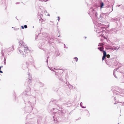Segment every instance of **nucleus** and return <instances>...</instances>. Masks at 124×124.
I'll return each mask as SVG.
<instances>
[{
	"label": "nucleus",
	"mask_w": 124,
	"mask_h": 124,
	"mask_svg": "<svg viewBox=\"0 0 124 124\" xmlns=\"http://www.w3.org/2000/svg\"><path fill=\"white\" fill-rule=\"evenodd\" d=\"M82 102H81L80 104V105L81 107H82L83 108H85V107L83 106H82Z\"/></svg>",
	"instance_id": "nucleus-15"
},
{
	"label": "nucleus",
	"mask_w": 124,
	"mask_h": 124,
	"mask_svg": "<svg viewBox=\"0 0 124 124\" xmlns=\"http://www.w3.org/2000/svg\"><path fill=\"white\" fill-rule=\"evenodd\" d=\"M116 93V94H117V93L118 94H119V93Z\"/></svg>",
	"instance_id": "nucleus-36"
},
{
	"label": "nucleus",
	"mask_w": 124,
	"mask_h": 124,
	"mask_svg": "<svg viewBox=\"0 0 124 124\" xmlns=\"http://www.w3.org/2000/svg\"><path fill=\"white\" fill-rule=\"evenodd\" d=\"M55 114H56L55 116H56V115H59V114L58 113H55Z\"/></svg>",
	"instance_id": "nucleus-27"
},
{
	"label": "nucleus",
	"mask_w": 124,
	"mask_h": 124,
	"mask_svg": "<svg viewBox=\"0 0 124 124\" xmlns=\"http://www.w3.org/2000/svg\"><path fill=\"white\" fill-rule=\"evenodd\" d=\"M48 57L47 58V60L46 61V62L47 63L48 62Z\"/></svg>",
	"instance_id": "nucleus-28"
},
{
	"label": "nucleus",
	"mask_w": 124,
	"mask_h": 124,
	"mask_svg": "<svg viewBox=\"0 0 124 124\" xmlns=\"http://www.w3.org/2000/svg\"><path fill=\"white\" fill-rule=\"evenodd\" d=\"M89 11L90 12L89 13V14L90 16H93L95 14V16H96L97 14V13L96 12V11L94 9H90L89 10Z\"/></svg>",
	"instance_id": "nucleus-3"
},
{
	"label": "nucleus",
	"mask_w": 124,
	"mask_h": 124,
	"mask_svg": "<svg viewBox=\"0 0 124 124\" xmlns=\"http://www.w3.org/2000/svg\"><path fill=\"white\" fill-rule=\"evenodd\" d=\"M40 1H47L48 0H39Z\"/></svg>",
	"instance_id": "nucleus-20"
},
{
	"label": "nucleus",
	"mask_w": 124,
	"mask_h": 124,
	"mask_svg": "<svg viewBox=\"0 0 124 124\" xmlns=\"http://www.w3.org/2000/svg\"><path fill=\"white\" fill-rule=\"evenodd\" d=\"M14 48L13 47V46H12L8 48V52H10L11 51H13L14 50Z\"/></svg>",
	"instance_id": "nucleus-7"
},
{
	"label": "nucleus",
	"mask_w": 124,
	"mask_h": 124,
	"mask_svg": "<svg viewBox=\"0 0 124 124\" xmlns=\"http://www.w3.org/2000/svg\"><path fill=\"white\" fill-rule=\"evenodd\" d=\"M120 5H118L117 6L118 7H119L120 6Z\"/></svg>",
	"instance_id": "nucleus-31"
},
{
	"label": "nucleus",
	"mask_w": 124,
	"mask_h": 124,
	"mask_svg": "<svg viewBox=\"0 0 124 124\" xmlns=\"http://www.w3.org/2000/svg\"><path fill=\"white\" fill-rule=\"evenodd\" d=\"M19 43H20L19 46H20L19 47V51L20 53L22 55L23 57H25L26 53H27L29 51L28 50V47L22 40H20Z\"/></svg>",
	"instance_id": "nucleus-1"
},
{
	"label": "nucleus",
	"mask_w": 124,
	"mask_h": 124,
	"mask_svg": "<svg viewBox=\"0 0 124 124\" xmlns=\"http://www.w3.org/2000/svg\"><path fill=\"white\" fill-rule=\"evenodd\" d=\"M74 59H75L76 61H77L78 60V58L77 57H74Z\"/></svg>",
	"instance_id": "nucleus-17"
},
{
	"label": "nucleus",
	"mask_w": 124,
	"mask_h": 124,
	"mask_svg": "<svg viewBox=\"0 0 124 124\" xmlns=\"http://www.w3.org/2000/svg\"><path fill=\"white\" fill-rule=\"evenodd\" d=\"M60 35H59L58 36V37H60Z\"/></svg>",
	"instance_id": "nucleus-35"
},
{
	"label": "nucleus",
	"mask_w": 124,
	"mask_h": 124,
	"mask_svg": "<svg viewBox=\"0 0 124 124\" xmlns=\"http://www.w3.org/2000/svg\"><path fill=\"white\" fill-rule=\"evenodd\" d=\"M119 46L118 47V48H117V47H112V48H111V49L112 50H116V51H117V50L119 49Z\"/></svg>",
	"instance_id": "nucleus-9"
},
{
	"label": "nucleus",
	"mask_w": 124,
	"mask_h": 124,
	"mask_svg": "<svg viewBox=\"0 0 124 124\" xmlns=\"http://www.w3.org/2000/svg\"><path fill=\"white\" fill-rule=\"evenodd\" d=\"M58 21H59L60 20V17L59 16L58 17Z\"/></svg>",
	"instance_id": "nucleus-26"
},
{
	"label": "nucleus",
	"mask_w": 124,
	"mask_h": 124,
	"mask_svg": "<svg viewBox=\"0 0 124 124\" xmlns=\"http://www.w3.org/2000/svg\"><path fill=\"white\" fill-rule=\"evenodd\" d=\"M47 15V16H50V15H49V14H48V15Z\"/></svg>",
	"instance_id": "nucleus-30"
},
{
	"label": "nucleus",
	"mask_w": 124,
	"mask_h": 124,
	"mask_svg": "<svg viewBox=\"0 0 124 124\" xmlns=\"http://www.w3.org/2000/svg\"><path fill=\"white\" fill-rule=\"evenodd\" d=\"M55 117V114H54V116H53V118H54Z\"/></svg>",
	"instance_id": "nucleus-29"
},
{
	"label": "nucleus",
	"mask_w": 124,
	"mask_h": 124,
	"mask_svg": "<svg viewBox=\"0 0 124 124\" xmlns=\"http://www.w3.org/2000/svg\"><path fill=\"white\" fill-rule=\"evenodd\" d=\"M24 27L25 28H26L27 27V26L26 25H25L24 26Z\"/></svg>",
	"instance_id": "nucleus-21"
},
{
	"label": "nucleus",
	"mask_w": 124,
	"mask_h": 124,
	"mask_svg": "<svg viewBox=\"0 0 124 124\" xmlns=\"http://www.w3.org/2000/svg\"><path fill=\"white\" fill-rule=\"evenodd\" d=\"M55 54L57 56H59L60 55V54L58 51H57L55 53Z\"/></svg>",
	"instance_id": "nucleus-12"
},
{
	"label": "nucleus",
	"mask_w": 124,
	"mask_h": 124,
	"mask_svg": "<svg viewBox=\"0 0 124 124\" xmlns=\"http://www.w3.org/2000/svg\"><path fill=\"white\" fill-rule=\"evenodd\" d=\"M97 30V32L98 33H102V31L103 30V28L101 27H98V29Z\"/></svg>",
	"instance_id": "nucleus-5"
},
{
	"label": "nucleus",
	"mask_w": 124,
	"mask_h": 124,
	"mask_svg": "<svg viewBox=\"0 0 124 124\" xmlns=\"http://www.w3.org/2000/svg\"><path fill=\"white\" fill-rule=\"evenodd\" d=\"M1 68V67H0V73H3V72L2 71L0 70Z\"/></svg>",
	"instance_id": "nucleus-24"
},
{
	"label": "nucleus",
	"mask_w": 124,
	"mask_h": 124,
	"mask_svg": "<svg viewBox=\"0 0 124 124\" xmlns=\"http://www.w3.org/2000/svg\"><path fill=\"white\" fill-rule=\"evenodd\" d=\"M117 71H116V73H117Z\"/></svg>",
	"instance_id": "nucleus-38"
},
{
	"label": "nucleus",
	"mask_w": 124,
	"mask_h": 124,
	"mask_svg": "<svg viewBox=\"0 0 124 124\" xmlns=\"http://www.w3.org/2000/svg\"><path fill=\"white\" fill-rule=\"evenodd\" d=\"M86 38V37H85V38Z\"/></svg>",
	"instance_id": "nucleus-37"
},
{
	"label": "nucleus",
	"mask_w": 124,
	"mask_h": 124,
	"mask_svg": "<svg viewBox=\"0 0 124 124\" xmlns=\"http://www.w3.org/2000/svg\"><path fill=\"white\" fill-rule=\"evenodd\" d=\"M106 56L103 55L102 58V60H103L105 58Z\"/></svg>",
	"instance_id": "nucleus-16"
},
{
	"label": "nucleus",
	"mask_w": 124,
	"mask_h": 124,
	"mask_svg": "<svg viewBox=\"0 0 124 124\" xmlns=\"http://www.w3.org/2000/svg\"><path fill=\"white\" fill-rule=\"evenodd\" d=\"M118 69V68L117 69H115L114 70L113 75L116 78L117 77L116 76L115 73L116 72V71Z\"/></svg>",
	"instance_id": "nucleus-10"
},
{
	"label": "nucleus",
	"mask_w": 124,
	"mask_h": 124,
	"mask_svg": "<svg viewBox=\"0 0 124 124\" xmlns=\"http://www.w3.org/2000/svg\"><path fill=\"white\" fill-rule=\"evenodd\" d=\"M118 93H119V94H122V93L123 92L122 91H120L119 92L117 91Z\"/></svg>",
	"instance_id": "nucleus-19"
},
{
	"label": "nucleus",
	"mask_w": 124,
	"mask_h": 124,
	"mask_svg": "<svg viewBox=\"0 0 124 124\" xmlns=\"http://www.w3.org/2000/svg\"><path fill=\"white\" fill-rule=\"evenodd\" d=\"M106 10H108L107 11V12H112L113 10L112 8H112H111L109 5H108V6H106Z\"/></svg>",
	"instance_id": "nucleus-6"
},
{
	"label": "nucleus",
	"mask_w": 124,
	"mask_h": 124,
	"mask_svg": "<svg viewBox=\"0 0 124 124\" xmlns=\"http://www.w3.org/2000/svg\"><path fill=\"white\" fill-rule=\"evenodd\" d=\"M28 76H29V77H28V79L29 80H30L29 81V84H30V83L31 82V81H31V76H30L29 73L28 74Z\"/></svg>",
	"instance_id": "nucleus-8"
},
{
	"label": "nucleus",
	"mask_w": 124,
	"mask_h": 124,
	"mask_svg": "<svg viewBox=\"0 0 124 124\" xmlns=\"http://www.w3.org/2000/svg\"><path fill=\"white\" fill-rule=\"evenodd\" d=\"M103 48L102 47L100 49V50L101 52L103 51Z\"/></svg>",
	"instance_id": "nucleus-18"
},
{
	"label": "nucleus",
	"mask_w": 124,
	"mask_h": 124,
	"mask_svg": "<svg viewBox=\"0 0 124 124\" xmlns=\"http://www.w3.org/2000/svg\"><path fill=\"white\" fill-rule=\"evenodd\" d=\"M64 47L65 48H68V47H66V46H65V44H64Z\"/></svg>",
	"instance_id": "nucleus-22"
},
{
	"label": "nucleus",
	"mask_w": 124,
	"mask_h": 124,
	"mask_svg": "<svg viewBox=\"0 0 124 124\" xmlns=\"http://www.w3.org/2000/svg\"><path fill=\"white\" fill-rule=\"evenodd\" d=\"M0 67H1V68H2L3 67L2 66H0Z\"/></svg>",
	"instance_id": "nucleus-32"
},
{
	"label": "nucleus",
	"mask_w": 124,
	"mask_h": 124,
	"mask_svg": "<svg viewBox=\"0 0 124 124\" xmlns=\"http://www.w3.org/2000/svg\"><path fill=\"white\" fill-rule=\"evenodd\" d=\"M106 56L107 57V58L108 59H107L106 58L105 59L106 62L107 64L109 65V64H108V62H109L110 60H111L112 59H108L110 57V55L109 54L107 55Z\"/></svg>",
	"instance_id": "nucleus-4"
},
{
	"label": "nucleus",
	"mask_w": 124,
	"mask_h": 124,
	"mask_svg": "<svg viewBox=\"0 0 124 124\" xmlns=\"http://www.w3.org/2000/svg\"><path fill=\"white\" fill-rule=\"evenodd\" d=\"M116 102H115L114 103L115 104H116Z\"/></svg>",
	"instance_id": "nucleus-33"
},
{
	"label": "nucleus",
	"mask_w": 124,
	"mask_h": 124,
	"mask_svg": "<svg viewBox=\"0 0 124 124\" xmlns=\"http://www.w3.org/2000/svg\"><path fill=\"white\" fill-rule=\"evenodd\" d=\"M102 47H98V49H99V50H100V49H101Z\"/></svg>",
	"instance_id": "nucleus-23"
},
{
	"label": "nucleus",
	"mask_w": 124,
	"mask_h": 124,
	"mask_svg": "<svg viewBox=\"0 0 124 124\" xmlns=\"http://www.w3.org/2000/svg\"><path fill=\"white\" fill-rule=\"evenodd\" d=\"M100 7H101V8H102L104 5V4L103 3V2H101L100 3Z\"/></svg>",
	"instance_id": "nucleus-11"
},
{
	"label": "nucleus",
	"mask_w": 124,
	"mask_h": 124,
	"mask_svg": "<svg viewBox=\"0 0 124 124\" xmlns=\"http://www.w3.org/2000/svg\"><path fill=\"white\" fill-rule=\"evenodd\" d=\"M54 119V121H55V119Z\"/></svg>",
	"instance_id": "nucleus-34"
},
{
	"label": "nucleus",
	"mask_w": 124,
	"mask_h": 124,
	"mask_svg": "<svg viewBox=\"0 0 124 124\" xmlns=\"http://www.w3.org/2000/svg\"><path fill=\"white\" fill-rule=\"evenodd\" d=\"M100 35V36H101V35Z\"/></svg>",
	"instance_id": "nucleus-39"
},
{
	"label": "nucleus",
	"mask_w": 124,
	"mask_h": 124,
	"mask_svg": "<svg viewBox=\"0 0 124 124\" xmlns=\"http://www.w3.org/2000/svg\"><path fill=\"white\" fill-rule=\"evenodd\" d=\"M103 55L106 56L107 55L106 52L104 51H103Z\"/></svg>",
	"instance_id": "nucleus-13"
},
{
	"label": "nucleus",
	"mask_w": 124,
	"mask_h": 124,
	"mask_svg": "<svg viewBox=\"0 0 124 124\" xmlns=\"http://www.w3.org/2000/svg\"><path fill=\"white\" fill-rule=\"evenodd\" d=\"M49 68L50 69V70H51L54 71V70L55 69L53 67H51V68H50L49 67Z\"/></svg>",
	"instance_id": "nucleus-14"
},
{
	"label": "nucleus",
	"mask_w": 124,
	"mask_h": 124,
	"mask_svg": "<svg viewBox=\"0 0 124 124\" xmlns=\"http://www.w3.org/2000/svg\"><path fill=\"white\" fill-rule=\"evenodd\" d=\"M21 28H22V29H24V27H23V26H21Z\"/></svg>",
	"instance_id": "nucleus-25"
},
{
	"label": "nucleus",
	"mask_w": 124,
	"mask_h": 124,
	"mask_svg": "<svg viewBox=\"0 0 124 124\" xmlns=\"http://www.w3.org/2000/svg\"><path fill=\"white\" fill-rule=\"evenodd\" d=\"M30 90V88L29 87L25 91V92H23V95L26 96L30 95L31 94Z\"/></svg>",
	"instance_id": "nucleus-2"
}]
</instances>
